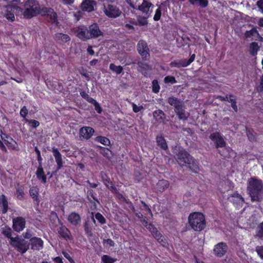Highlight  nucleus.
Instances as JSON below:
<instances>
[{"label":"nucleus","mask_w":263,"mask_h":263,"mask_svg":"<svg viewBox=\"0 0 263 263\" xmlns=\"http://www.w3.org/2000/svg\"><path fill=\"white\" fill-rule=\"evenodd\" d=\"M247 190L252 201H261L263 199V182L256 177H251L247 185Z\"/></svg>","instance_id":"obj_1"},{"label":"nucleus","mask_w":263,"mask_h":263,"mask_svg":"<svg viewBox=\"0 0 263 263\" xmlns=\"http://www.w3.org/2000/svg\"><path fill=\"white\" fill-rule=\"evenodd\" d=\"M175 159L181 166H185L193 172L198 170V163L196 160L184 149L180 150L176 154Z\"/></svg>","instance_id":"obj_2"},{"label":"nucleus","mask_w":263,"mask_h":263,"mask_svg":"<svg viewBox=\"0 0 263 263\" xmlns=\"http://www.w3.org/2000/svg\"><path fill=\"white\" fill-rule=\"evenodd\" d=\"M188 222L191 228L196 232H201L206 227L205 215L199 212L190 213L188 217Z\"/></svg>","instance_id":"obj_3"},{"label":"nucleus","mask_w":263,"mask_h":263,"mask_svg":"<svg viewBox=\"0 0 263 263\" xmlns=\"http://www.w3.org/2000/svg\"><path fill=\"white\" fill-rule=\"evenodd\" d=\"M24 6L22 14L24 18L31 19L39 14L41 15L42 7L37 0H27Z\"/></svg>","instance_id":"obj_4"},{"label":"nucleus","mask_w":263,"mask_h":263,"mask_svg":"<svg viewBox=\"0 0 263 263\" xmlns=\"http://www.w3.org/2000/svg\"><path fill=\"white\" fill-rule=\"evenodd\" d=\"M9 242L17 252L22 254L25 253L29 248V243L18 236L14 237V238H11Z\"/></svg>","instance_id":"obj_5"},{"label":"nucleus","mask_w":263,"mask_h":263,"mask_svg":"<svg viewBox=\"0 0 263 263\" xmlns=\"http://www.w3.org/2000/svg\"><path fill=\"white\" fill-rule=\"evenodd\" d=\"M41 15L49 18V22L53 26L56 27H60V25L58 20L57 14L52 8L45 6L42 7Z\"/></svg>","instance_id":"obj_6"},{"label":"nucleus","mask_w":263,"mask_h":263,"mask_svg":"<svg viewBox=\"0 0 263 263\" xmlns=\"http://www.w3.org/2000/svg\"><path fill=\"white\" fill-rule=\"evenodd\" d=\"M148 230L151 233L153 236L157 241L163 247L167 248L168 243L165 236L157 230V229L153 224H150Z\"/></svg>","instance_id":"obj_7"},{"label":"nucleus","mask_w":263,"mask_h":263,"mask_svg":"<svg viewBox=\"0 0 263 263\" xmlns=\"http://www.w3.org/2000/svg\"><path fill=\"white\" fill-rule=\"evenodd\" d=\"M103 11L105 14L109 18H117L120 16L122 13L118 7L111 4L104 6Z\"/></svg>","instance_id":"obj_8"},{"label":"nucleus","mask_w":263,"mask_h":263,"mask_svg":"<svg viewBox=\"0 0 263 263\" xmlns=\"http://www.w3.org/2000/svg\"><path fill=\"white\" fill-rule=\"evenodd\" d=\"M26 224V219L22 216H17L12 219V229L18 233L24 230Z\"/></svg>","instance_id":"obj_9"},{"label":"nucleus","mask_w":263,"mask_h":263,"mask_svg":"<svg viewBox=\"0 0 263 263\" xmlns=\"http://www.w3.org/2000/svg\"><path fill=\"white\" fill-rule=\"evenodd\" d=\"M137 50L143 60H147L150 56L149 49L147 43L143 40L139 41L137 44Z\"/></svg>","instance_id":"obj_10"},{"label":"nucleus","mask_w":263,"mask_h":263,"mask_svg":"<svg viewBox=\"0 0 263 263\" xmlns=\"http://www.w3.org/2000/svg\"><path fill=\"white\" fill-rule=\"evenodd\" d=\"M209 137L214 143L216 148L224 147L226 146V142L220 133H212Z\"/></svg>","instance_id":"obj_11"},{"label":"nucleus","mask_w":263,"mask_h":263,"mask_svg":"<svg viewBox=\"0 0 263 263\" xmlns=\"http://www.w3.org/2000/svg\"><path fill=\"white\" fill-rule=\"evenodd\" d=\"M76 36L82 41H87L90 39L88 28L85 25H81L76 28Z\"/></svg>","instance_id":"obj_12"},{"label":"nucleus","mask_w":263,"mask_h":263,"mask_svg":"<svg viewBox=\"0 0 263 263\" xmlns=\"http://www.w3.org/2000/svg\"><path fill=\"white\" fill-rule=\"evenodd\" d=\"M228 246L226 242H220L215 245L213 253L218 257H223L227 252Z\"/></svg>","instance_id":"obj_13"},{"label":"nucleus","mask_w":263,"mask_h":263,"mask_svg":"<svg viewBox=\"0 0 263 263\" xmlns=\"http://www.w3.org/2000/svg\"><path fill=\"white\" fill-rule=\"evenodd\" d=\"M30 245L32 250L40 251L44 247V241L40 237H33L30 239Z\"/></svg>","instance_id":"obj_14"},{"label":"nucleus","mask_w":263,"mask_h":263,"mask_svg":"<svg viewBox=\"0 0 263 263\" xmlns=\"http://www.w3.org/2000/svg\"><path fill=\"white\" fill-rule=\"evenodd\" d=\"M95 130L89 126L82 127L80 129L79 136L81 138L86 140L89 139L93 135Z\"/></svg>","instance_id":"obj_15"},{"label":"nucleus","mask_w":263,"mask_h":263,"mask_svg":"<svg viewBox=\"0 0 263 263\" xmlns=\"http://www.w3.org/2000/svg\"><path fill=\"white\" fill-rule=\"evenodd\" d=\"M88 32L90 39L97 38L102 35V32L97 23H93L89 26Z\"/></svg>","instance_id":"obj_16"},{"label":"nucleus","mask_w":263,"mask_h":263,"mask_svg":"<svg viewBox=\"0 0 263 263\" xmlns=\"http://www.w3.org/2000/svg\"><path fill=\"white\" fill-rule=\"evenodd\" d=\"M51 152L54 157L55 162L57 163V171H59L63 166V161L62 156L59 149L55 147H53Z\"/></svg>","instance_id":"obj_17"},{"label":"nucleus","mask_w":263,"mask_h":263,"mask_svg":"<svg viewBox=\"0 0 263 263\" xmlns=\"http://www.w3.org/2000/svg\"><path fill=\"white\" fill-rule=\"evenodd\" d=\"M170 186V182L165 179L159 180L156 183L154 188L157 194L162 193Z\"/></svg>","instance_id":"obj_18"},{"label":"nucleus","mask_w":263,"mask_h":263,"mask_svg":"<svg viewBox=\"0 0 263 263\" xmlns=\"http://www.w3.org/2000/svg\"><path fill=\"white\" fill-rule=\"evenodd\" d=\"M231 197L233 198L232 202L236 208L239 209L243 206L245 203L244 198L237 192L232 194Z\"/></svg>","instance_id":"obj_19"},{"label":"nucleus","mask_w":263,"mask_h":263,"mask_svg":"<svg viewBox=\"0 0 263 263\" xmlns=\"http://www.w3.org/2000/svg\"><path fill=\"white\" fill-rule=\"evenodd\" d=\"M97 5V2L95 0H84L81 5V7L84 11L88 12L94 10V8Z\"/></svg>","instance_id":"obj_20"},{"label":"nucleus","mask_w":263,"mask_h":263,"mask_svg":"<svg viewBox=\"0 0 263 263\" xmlns=\"http://www.w3.org/2000/svg\"><path fill=\"white\" fill-rule=\"evenodd\" d=\"M58 232L60 236L66 240L72 238L70 231L65 226L62 225L58 229Z\"/></svg>","instance_id":"obj_21"},{"label":"nucleus","mask_w":263,"mask_h":263,"mask_svg":"<svg viewBox=\"0 0 263 263\" xmlns=\"http://www.w3.org/2000/svg\"><path fill=\"white\" fill-rule=\"evenodd\" d=\"M54 40L57 43L60 44H64L66 43H69L70 41V37L67 34L62 33H57L54 36Z\"/></svg>","instance_id":"obj_22"},{"label":"nucleus","mask_w":263,"mask_h":263,"mask_svg":"<svg viewBox=\"0 0 263 263\" xmlns=\"http://www.w3.org/2000/svg\"><path fill=\"white\" fill-rule=\"evenodd\" d=\"M174 110L180 120H182L183 121H186L187 120L190 114L186 112L184 104Z\"/></svg>","instance_id":"obj_23"},{"label":"nucleus","mask_w":263,"mask_h":263,"mask_svg":"<svg viewBox=\"0 0 263 263\" xmlns=\"http://www.w3.org/2000/svg\"><path fill=\"white\" fill-rule=\"evenodd\" d=\"M35 174L37 179L40 180L42 183L45 184L47 182V175L45 174L42 164L38 165Z\"/></svg>","instance_id":"obj_24"},{"label":"nucleus","mask_w":263,"mask_h":263,"mask_svg":"<svg viewBox=\"0 0 263 263\" xmlns=\"http://www.w3.org/2000/svg\"><path fill=\"white\" fill-rule=\"evenodd\" d=\"M9 210L8 202L4 194L0 196V212L2 214H6Z\"/></svg>","instance_id":"obj_25"},{"label":"nucleus","mask_w":263,"mask_h":263,"mask_svg":"<svg viewBox=\"0 0 263 263\" xmlns=\"http://www.w3.org/2000/svg\"><path fill=\"white\" fill-rule=\"evenodd\" d=\"M68 221L73 226H77L81 222V217L79 214L76 212L71 213L68 216Z\"/></svg>","instance_id":"obj_26"},{"label":"nucleus","mask_w":263,"mask_h":263,"mask_svg":"<svg viewBox=\"0 0 263 263\" xmlns=\"http://www.w3.org/2000/svg\"><path fill=\"white\" fill-rule=\"evenodd\" d=\"M15 195L16 198L19 200H23L24 199L25 196V187L24 185H21L20 183H17L15 185Z\"/></svg>","instance_id":"obj_27"},{"label":"nucleus","mask_w":263,"mask_h":263,"mask_svg":"<svg viewBox=\"0 0 263 263\" xmlns=\"http://www.w3.org/2000/svg\"><path fill=\"white\" fill-rule=\"evenodd\" d=\"M29 195L33 199V201L35 202L37 204L39 203L40 200L39 198V190L37 186H32L30 188Z\"/></svg>","instance_id":"obj_28"},{"label":"nucleus","mask_w":263,"mask_h":263,"mask_svg":"<svg viewBox=\"0 0 263 263\" xmlns=\"http://www.w3.org/2000/svg\"><path fill=\"white\" fill-rule=\"evenodd\" d=\"M167 102L170 105L174 106V110L178 108L179 107L183 104V102L180 99L174 97H168Z\"/></svg>","instance_id":"obj_29"},{"label":"nucleus","mask_w":263,"mask_h":263,"mask_svg":"<svg viewBox=\"0 0 263 263\" xmlns=\"http://www.w3.org/2000/svg\"><path fill=\"white\" fill-rule=\"evenodd\" d=\"M156 139L157 145L159 146L161 149L164 151L168 149L166 141L162 135L157 136Z\"/></svg>","instance_id":"obj_30"},{"label":"nucleus","mask_w":263,"mask_h":263,"mask_svg":"<svg viewBox=\"0 0 263 263\" xmlns=\"http://www.w3.org/2000/svg\"><path fill=\"white\" fill-rule=\"evenodd\" d=\"M153 5L152 3L147 1L146 0H143L142 4L138 6V10L144 13H147L149 8Z\"/></svg>","instance_id":"obj_31"},{"label":"nucleus","mask_w":263,"mask_h":263,"mask_svg":"<svg viewBox=\"0 0 263 263\" xmlns=\"http://www.w3.org/2000/svg\"><path fill=\"white\" fill-rule=\"evenodd\" d=\"M12 233L13 232L11 228L8 226H5V227L2 228V234L5 237L8 238L9 239V240H11V238H14V237L12 236Z\"/></svg>","instance_id":"obj_32"},{"label":"nucleus","mask_w":263,"mask_h":263,"mask_svg":"<svg viewBox=\"0 0 263 263\" xmlns=\"http://www.w3.org/2000/svg\"><path fill=\"white\" fill-rule=\"evenodd\" d=\"M136 216L139 219L140 222L142 223V224L146 227L147 229L149 227V225L151 224V223H148L147 221V218L146 217L144 216L140 212L137 211L135 213Z\"/></svg>","instance_id":"obj_33"},{"label":"nucleus","mask_w":263,"mask_h":263,"mask_svg":"<svg viewBox=\"0 0 263 263\" xmlns=\"http://www.w3.org/2000/svg\"><path fill=\"white\" fill-rule=\"evenodd\" d=\"M190 3L193 5H197L201 8H204L208 6V0H189Z\"/></svg>","instance_id":"obj_34"},{"label":"nucleus","mask_w":263,"mask_h":263,"mask_svg":"<svg viewBox=\"0 0 263 263\" xmlns=\"http://www.w3.org/2000/svg\"><path fill=\"white\" fill-rule=\"evenodd\" d=\"M84 229L85 234L88 237H91L92 236V226L89 221H86L84 224Z\"/></svg>","instance_id":"obj_35"},{"label":"nucleus","mask_w":263,"mask_h":263,"mask_svg":"<svg viewBox=\"0 0 263 263\" xmlns=\"http://www.w3.org/2000/svg\"><path fill=\"white\" fill-rule=\"evenodd\" d=\"M259 50V47L257 42H253L250 44L249 52L252 56L256 55Z\"/></svg>","instance_id":"obj_36"},{"label":"nucleus","mask_w":263,"mask_h":263,"mask_svg":"<svg viewBox=\"0 0 263 263\" xmlns=\"http://www.w3.org/2000/svg\"><path fill=\"white\" fill-rule=\"evenodd\" d=\"M229 98L228 102L231 104V107L235 111L237 112L238 107L237 106L236 98V97L232 94H228Z\"/></svg>","instance_id":"obj_37"},{"label":"nucleus","mask_w":263,"mask_h":263,"mask_svg":"<svg viewBox=\"0 0 263 263\" xmlns=\"http://www.w3.org/2000/svg\"><path fill=\"white\" fill-rule=\"evenodd\" d=\"M95 141L99 142L105 146H109L110 145V140L104 136H98L95 138Z\"/></svg>","instance_id":"obj_38"},{"label":"nucleus","mask_w":263,"mask_h":263,"mask_svg":"<svg viewBox=\"0 0 263 263\" xmlns=\"http://www.w3.org/2000/svg\"><path fill=\"white\" fill-rule=\"evenodd\" d=\"M165 114L164 112L160 109H158L153 112V116L155 120L159 122H161L163 120Z\"/></svg>","instance_id":"obj_39"},{"label":"nucleus","mask_w":263,"mask_h":263,"mask_svg":"<svg viewBox=\"0 0 263 263\" xmlns=\"http://www.w3.org/2000/svg\"><path fill=\"white\" fill-rule=\"evenodd\" d=\"M100 176L102 179V182L104 183L105 185L107 187H109V184H111V181L110 180L109 177L107 175V174L103 171H101L100 173Z\"/></svg>","instance_id":"obj_40"},{"label":"nucleus","mask_w":263,"mask_h":263,"mask_svg":"<svg viewBox=\"0 0 263 263\" xmlns=\"http://www.w3.org/2000/svg\"><path fill=\"white\" fill-rule=\"evenodd\" d=\"M4 143L6 144L9 149L15 151H18L19 149L17 143L13 139V141H10V140H5Z\"/></svg>","instance_id":"obj_41"},{"label":"nucleus","mask_w":263,"mask_h":263,"mask_svg":"<svg viewBox=\"0 0 263 263\" xmlns=\"http://www.w3.org/2000/svg\"><path fill=\"white\" fill-rule=\"evenodd\" d=\"M100 153L105 157L110 158L112 152L107 147L99 146Z\"/></svg>","instance_id":"obj_42"},{"label":"nucleus","mask_w":263,"mask_h":263,"mask_svg":"<svg viewBox=\"0 0 263 263\" xmlns=\"http://www.w3.org/2000/svg\"><path fill=\"white\" fill-rule=\"evenodd\" d=\"M109 69L112 71L115 72L117 74L122 73L123 70L122 66H121V65L117 66L114 63L110 64Z\"/></svg>","instance_id":"obj_43"},{"label":"nucleus","mask_w":263,"mask_h":263,"mask_svg":"<svg viewBox=\"0 0 263 263\" xmlns=\"http://www.w3.org/2000/svg\"><path fill=\"white\" fill-rule=\"evenodd\" d=\"M87 198L88 201L93 200L96 201L98 203H100L98 199L95 195V192L92 189L88 190L87 192Z\"/></svg>","instance_id":"obj_44"},{"label":"nucleus","mask_w":263,"mask_h":263,"mask_svg":"<svg viewBox=\"0 0 263 263\" xmlns=\"http://www.w3.org/2000/svg\"><path fill=\"white\" fill-rule=\"evenodd\" d=\"M117 260V258H112L108 255H103L101 257L102 263H114Z\"/></svg>","instance_id":"obj_45"},{"label":"nucleus","mask_w":263,"mask_h":263,"mask_svg":"<svg viewBox=\"0 0 263 263\" xmlns=\"http://www.w3.org/2000/svg\"><path fill=\"white\" fill-rule=\"evenodd\" d=\"M152 92L155 93H157L159 92L160 89V86L159 84V82L157 80H154L152 81Z\"/></svg>","instance_id":"obj_46"},{"label":"nucleus","mask_w":263,"mask_h":263,"mask_svg":"<svg viewBox=\"0 0 263 263\" xmlns=\"http://www.w3.org/2000/svg\"><path fill=\"white\" fill-rule=\"evenodd\" d=\"M256 34L259 35L258 31L256 30L255 28H253L250 30H247L245 32L244 35L246 39H248L251 37L252 36Z\"/></svg>","instance_id":"obj_47"},{"label":"nucleus","mask_w":263,"mask_h":263,"mask_svg":"<svg viewBox=\"0 0 263 263\" xmlns=\"http://www.w3.org/2000/svg\"><path fill=\"white\" fill-rule=\"evenodd\" d=\"M25 122H28L29 125L33 128H36L37 127L40 123V122L34 119H28L27 118H25Z\"/></svg>","instance_id":"obj_48"},{"label":"nucleus","mask_w":263,"mask_h":263,"mask_svg":"<svg viewBox=\"0 0 263 263\" xmlns=\"http://www.w3.org/2000/svg\"><path fill=\"white\" fill-rule=\"evenodd\" d=\"M95 216V218L101 224H104L106 223V219L100 213H97Z\"/></svg>","instance_id":"obj_49"},{"label":"nucleus","mask_w":263,"mask_h":263,"mask_svg":"<svg viewBox=\"0 0 263 263\" xmlns=\"http://www.w3.org/2000/svg\"><path fill=\"white\" fill-rule=\"evenodd\" d=\"M256 235L261 239H263V221L257 227Z\"/></svg>","instance_id":"obj_50"},{"label":"nucleus","mask_w":263,"mask_h":263,"mask_svg":"<svg viewBox=\"0 0 263 263\" xmlns=\"http://www.w3.org/2000/svg\"><path fill=\"white\" fill-rule=\"evenodd\" d=\"M164 82L165 83H171L174 84L177 83V81L175 78L173 76H166L164 79Z\"/></svg>","instance_id":"obj_51"},{"label":"nucleus","mask_w":263,"mask_h":263,"mask_svg":"<svg viewBox=\"0 0 263 263\" xmlns=\"http://www.w3.org/2000/svg\"><path fill=\"white\" fill-rule=\"evenodd\" d=\"M34 152L36 153L37 155L36 158L39 165L42 164L43 158L41 154V152L37 146L34 147Z\"/></svg>","instance_id":"obj_52"},{"label":"nucleus","mask_w":263,"mask_h":263,"mask_svg":"<svg viewBox=\"0 0 263 263\" xmlns=\"http://www.w3.org/2000/svg\"><path fill=\"white\" fill-rule=\"evenodd\" d=\"M255 251L258 256L263 260V246H257L255 248Z\"/></svg>","instance_id":"obj_53"},{"label":"nucleus","mask_w":263,"mask_h":263,"mask_svg":"<svg viewBox=\"0 0 263 263\" xmlns=\"http://www.w3.org/2000/svg\"><path fill=\"white\" fill-rule=\"evenodd\" d=\"M161 10L160 7L158 8L156 11L155 14L154 16L153 19L155 21H158L160 20L161 16Z\"/></svg>","instance_id":"obj_54"},{"label":"nucleus","mask_w":263,"mask_h":263,"mask_svg":"<svg viewBox=\"0 0 263 263\" xmlns=\"http://www.w3.org/2000/svg\"><path fill=\"white\" fill-rule=\"evenodd\" d=\"M140 202L143 205V208H142L141 209L142 210L147 211L148 214H149L151 216H153L152 212L151 209L149 208L148 205L143 201L140 200Z\"/></svg>","instance_id":"obj_55"},{"label":"nucleus","mask_w":263,"mask_h":263,"mask_svg":"<svg viewBox=\"0 0 263 263\" xmlns=\"http://www.w3.org/2000/svg\"><path fill=\"white\" fill-rule=\"evenodd\" d=\"M102 243L104 245L106 244L108 247H114L115 245L114 241L110 238L103 239Z\"/></svg>","instance_id":"obj_56"},{"label":"nucleus","mask_w":263,"mask_h":263,"mask_svg":"<svg viewBox=\"0 0 263 263\" xmlns=\"http://www.w3.org/2000/svg\"><path fill=\"white\" fill-rule=\"evenodd\" d=\"M20 115L24 118V121H25V118H26V116L28 113V110L27 107L25 106H24L20 110Z\"/></svg>","instance_id":"obj_57"},{"label":"nucleus","mask_w":263,"mask_h":263,"mask_svg":"<svg viewBox=\"0 0 263 263\" xmlns=\"http://www.w3.org/2000/svg\"><path fill=\"white\" fill-rule=\"evenodd\" d=\"M138 66L142 69L147 70L149 68V65L141 61H139L137 63Z\"/></svg>","instance_id":"obj_58"},{"label":"nucleus","mask_w":263,"mask_h":263,"mask_svg":"<svg viewBox=\"0 0 263 263\" xmlns=\"http://www.w3.org/2000/svg\"><path fill=\"white\" fill-rule=\"evenodd\" d=\"M138 23L140 26H145L148 24L147 18L145 17H140L138 18Z\"/></svg>","instance_id":"obj_59"},{"label":"nucleus","mask_w":263,"mask_h":263,"mask_svg":"<svg viewBox=\"0 0 263 263\" xmlns=\"http://www.w3.org/2000/svg\"><path fill=\"white\" fill-rule=\"evenodd\" d=\"M5 17L8 20L11 21L12 22L14 21L15 20V16L14 14L10 11H7V13H6L5 15Z\"/></svg>","instance_id":"obj_60"},{"label":"nucleus","mask_w":263,"mask_h":263,"mask_svg":"<svg viewBox=\"0 0 263 263\" xmlns=\"http://www.w3.org/2000/svg\"><path fill=\"white\" fill-rule=\"evenodd\" d=\"M132 107H133V111L135 113H137V112H139L140 110H141L142 109H143V108H144L143 106L141 105V106H138L136 104H135L134 103H132Z\"/></svg>","instance_id":"obj_61"},{"label":"nucleus","mask_w":263,"mask_h":263,"mask_svg":"<svg viewBox=\"0 0 263 263\" xmlns=\"http://www.w3.org/2000/svg\"><path fill=\"white\" fill-rule=\"evenodd\" d=\"M116 198L119 200H121L124 202L127 203L126 197L119 191L117 192L115 194Z\"/></svg>","instance_id":"obj_62"},{"label":"nucleus","mask_w":263,"mask_h":263,"mask_svg":"<svg viewBox=\"0 0 263 263\" xmlns=\"http://www.w3.org/2000/svg\"><path fill=\"white\" fill-rule=\"evenodd\" d=\"M62 254L66 259H67L68 260V261L70 263H75L74 260L72 258V257L70 256V255L67 252L63 251L62 252Z\"/></svg>","instance_id":"obj_63"},{"label":"nucleus","mask_w":263,"mask_h":263,"mask_svg":"<svg viewBox=\"0 0 263 263\" xmlns=\"http://www.w3.org/2000/svg\"><path fill=\"white\" fill-rule=\"evenodd\" d=\"M80 74L82 77L85 78L86 80L87 81H90V77L89 74L86 72V70L84 69H83L80 72Z\"/></svg>","instance_id":"obj_64"}]
</instances>
